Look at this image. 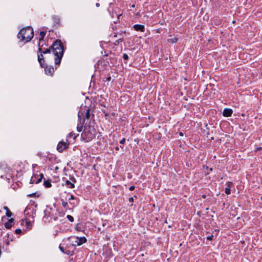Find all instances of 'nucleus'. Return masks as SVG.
Instances as JSON below:
<instances>
[{
  "label": "nucleus",
  "instance_id": "obj_1",
  "mask_svg": "<svg viewBox=\"0 0 262 262\" xmlns=\"http://www.w3.org/2000/svg\"><path fill=\"white\" fill-rule=\"evenodd\" d=\"M64 47L60 39L56 40L52 45L48 49L42 48V49H38V52H41L42 54L50 53L53 52L55 55V64L59 65L60 63L61 59L64 53Z\"/></svg>",
  "mask_w": 262,
  "mask_h": 262
},
{
  "label": "nucleus",
  "instance_id": "obj_32",
  "mask_svg": "<svg viewBox=\"0 0 262 262\" xmlns=\"http://www.w3.org/2000/svg\"><path fill=\"white\" fill-rule=\"evenodd\" d=\"M72 242H74L75 243L74 244H73V243L72 244V245L73 246H79L81 245H79L78 244V242L76 239H75L74 242L73 241Z\"/></svg>",
  "mask_w": 262,
  "mask_h": 262
},
{
  "label": "nucleus",
  "instance_id": "obj_20",
  "mask_svg": "<svg viewBox=\"0 0 262 262\" xmlns=\"http://www.w3.org/2000/svg\"><path fill=\"white\" fill-rule=\"evenodd\" d=\"M43 185L46 188H50L51 187L52 185L51 183V181L50 180L45 181L43 183Z\"/></svg>",
  "mask_w": 262,
  "mask_h": 262
},
{
  "label": "nucleus",
  "instance_id": "obj_25",
  "mask_svg": "<svg viewBox=\"0 0 262 262\" xmlns=\"http://www.w3.org/2000/svg\"><path fill=\"white\" fill-rule=\"evenodd\" d=\"M68 138H73L74 139H75V138H76V136L75 135V133H74L73 132H71L68 135Z\"/></svg>",
  "mask_w": 262,
  "mask_h": 262
},
{
  "label": "nucleus",
  "instance_id": "obj_6",
  "mask_svg": "<svg viewBox=\"0 0 262 262\" xmlns=\"http://www.w3.org/2000/svg\"><path fill=\"white\" fill-rule=\"evenodd\" d=\"M41 68H43L45 69V73L48 75L52 76L53 75L54 72V68L52 66H48L46 64H45L44 67H41Z\"/></svg>",
  "mask_w": 262,
  "mask_h": 262
},
{
  "label": "nucleus",
  "instance_id": "obj_46",
  "mask_svg": "<svg viewBox=\"0 0 262 262\" xmlns=\"http://www.w3.org/2000/svg\"><path fill=\"white\" fill-rule=\"evenodd\" d=\"M116 150H119V147L118 146L116 147L115 148Z\"/></svg>",
  "mask_w": 262,
  "mask_h": 262
},
{
  "label": "nucleus",
  "instance_id": "obj_12",
  "mask_svg": "<svg viewBox=\"0 0 262 262\" xmlns=\"http://www.w3.org/2000/svg\"><path fill=\"white\" fill-rule=\"evenodd\" d=\"M73 238L74 239L77 240V241L78 242L79 245H82V244L86 243L87 241V240L85 237H79L77 236V237H73Z\"/></svg>",
  "mask_w": 262,
  "mask_h": 262
},
{
  "label": "nucleus",
  "instance_id": "obj_29",
  "mask_svg": "<svg viewBox=\"0 0 262 262\" xmlns=\"http://www.w3.org/2000/svg\"><path fill=\"white\" fill-rule=\"evenodd\" d=\"M42 42V41H40L39 40H38V49H42L43 45H41Z\"/></svg>",
  "mask_w": 262,
  "mask_h": 262
},
{
  "label": "nucleus",
  "instance_id": "obj_35",
  "mask_svg": "<svg viewBox=\"0 0 262 262\" xmlns=\"http://www.w3.org/2000/svg\"><path fill=\"white\" fill-rule=\"evenodd\" d=\"M75 198L74 197V196L72 194H71L70 195V197L69 198V201H71V200H75Z\"/></svg>",
  "mask_w": 262,
  "mask_h": 262
},
{
  "label": "nucleus",
  "instance_id": "obj_28",
  "mask_svg": "<svg viewBox=\"0 0 262 262\" xmlns=\"http://www.w3.org/2000/svg\"><path fill=\"white\" fill-rule=\"evenodd\" d=\"M70 181L72 182L75 184L76 182V180L75 178L74 177H70Z\"/></svg>",
  "mask_w": 262,
  "mask_h": 262
},
{
  "label": "nucleus",
  "instance_id": "obj_17",
  "mask_svg": "<svg viewBox=\"0 0 262 262\" xmlns=\"http://www.w3.org/2000/svg\"><path fill=\"white\" fill-rule=\"evenodd\" d=\"M4 209L6 211V214L8 217H11L12 215V213L11 212L7 206H4Z\"/></svg>",
  "mask_w": 262,
  "mask_h": 262
},
{
  "label": "nucleus",
  "instance_id": "obj_4",
  "mask_svg": "<svg viewBox=\"0 0 262 262\" xmlns=\"http://www.w3.org/2000/svg\"><path fill=\"white\" fill-rule=\"evenodd\" d=\"M43 178V174H40L39 175H38L37 174L33 175V176L32 177L31 180H30V183L31 184H38L40 183L42 179Z\"/></svg>",
  "mask_w": 262,
  "mask_h": 262
},
{
  "label": "nucleus",
  "instance_id": "obj_11",
  "mask_svg": "<svg viewBox=\"0 0 262 262\" xmlns=\"http://www.w3.org/2000/svg\"><path fill=\"white\" fill-rule=\"evenodd\" d=\"M60 250L64 254L67 255H72L73 253V251H71L67 248H64L63 247L61 246L60 245L59 247Z\"/></svg>",
  "mask_w": 262,
  "mask_h": 262
},
{
  "label": "nucleus",
  "instance_id": "obj_44",
  "mask_svg": "<svg viewBox=\"0 0 262 262\" xmlns=\"http://www.w3.org/2000/svg\"><path fill=\"white\" fill-rule=\"evenodd\" d=\"M111 77H108L107 78V80H108V81H110V80H111Z\"/></svg>",
  "mask_w": 262,
  "mask_h": 262
},
{
  "label": "nucleus",
  "instance_id": "obj_15",
  "mask_svg": "<svg viewBox=\"0 0 262 262\" xmlns=\"http://www.w3.org/2000/svg\"><path fill=\"white\" fill-rule=\"evenodd\" d=\"M65 184L66 186H67L70 188H74L75 187V185L73 183H72L70 180H66L65 182Z\"/></svg>",
  "mask_w": 262,
  "mask_h": 262
},
{
  "label": "nucleus",
  "instance_id": "obj_9",
  "mask_svg": "<svg viewBox=\"0 0 262 262\" xmlns=\"http://www.w3.org/2000/svg\"><path fill=\"white\" fill-rule=\"evenodd\" d=\"M133 28L137 31L144 32L145 27L144 25L136 24L133 26Z\"/></svg>",
  "mask_w": 262,
  "mask_h": 262
},
{
  "label": "nucleus",
  "instance_id": "obj_13",
  "mask_svg": "<svg viewBox=\"0 0 262 262\" xmlns=\"http://www.w3.org/2000/svg\"><path fill=\"white\" fill-rule=\"evenodd\" d=\"M52 19L53 20L55 26L59 25L60 21V18L58 16L53 15L52 16Z\"/></svg>",
  "mask_w": 262,
  "mask_h": 262
},
{
  "label": "nucleus",
  "instance_id": "obj_50",
  "mask_svg": "<svg viewBox=\"0 0 262 262\" xmlns=\"http://www.w3.org/2000/svg\"><path fill=\"white\" fill-rule=\"evenodd\" d=\"M261 149V148L260 147V148H257V150H259V149Z\"/></svg>",
  "mask_w": 262,
  "mask_h": 262
},
{
  "label": "nucleus",
  "instance_id": "obj_22",
  "mask_svg": "<svg viewBox=\"0 0 262 262\" xmlns=\"http://www.w3.org/2000/svg\"><path fill=\"white\" fill-rule=\"evenodd\" d=\"M178 40V38L177 37H174L173 38H170L168 40L169 42H171L172 43H176Z\"/></svg>",
  "mask_w": 262,
  "mask_h": 262
},
{
  "label": "nucleus",
  "instance_id": "obj_42",
  "mask_svg": "<svg viewBox=\"0 0 262 262\" xmlns=\"http://www.w3.org/2000/svg\"><path fill=\"white\" fill-rule=\"evenodd\" d=\"M70 204L71 205H73V206H74L75 205H76L77 204V203H75V202H71Z\"/></svg>",
  "mask_w": 262,
  "mask_h": 262
},
{
  "label": "nucleus",
  "instance_id": "obj_43",
  "mask_svg": "<svg viewBox=\"0 0 262 262\" xmlns=\"http://www.w3.org/2000/svg\"><path fill=\"white\" fill-rule=\"evenodd\" d=\"M179 135L181 136H183V133L182 132H180L179 133Z\"/></svg>",
  "mask_w": 262,
  "mask_h": 262
},
{
  "label": "nucleus",
  "instance_id": "obj_3",
  "mask_svg": "<svg viewBox=\"0 0 262 262\" xmlns=\"http://www.w3.org/2000/svg\"><path fill=\"white\" fill-rule=\"evenodd\" d=\"M34 36L33 29L31 27H27L21 29L17 34V37L21 41L28 42Z\"/></svg>",
  "mask_w": 262,
  "mask_h": 262
},
{
  "label": "nucleus",
  "instance_id": "obj_48",
  "mask_svg": "<svg viewBox=\"0 0 262 262\" xmlns=\"http://www.w3.org/2000/svg\"><path fill=\"white\" fill-rule=\"evenodd\" d=\"M206 195H205V194L202 195V198H203L205 199V198H206Z\"/></svg>",
  "mask_w": 262,
  "mask_h": 262
},
{
  "label": "nucleus",
  "instance_id": "obj_10",
  "mask_svg": "<svg viewBox=\"0 0 262 262\" xmlns=\"http://www.w3.org/2000/svg\"><path fill=\"white\" fill-rule=\"evenodd\" d=\"M233 111L231 108H225L223 110V115L224 117H230L231 116Z\"/></svg>",
  "mask_w": 262,
  "mask_h": 262
},
{
  "label": "nucleus",
  "instance_id": "obj_23",
  "mask_svg": "<svg viewBox=\"0 0 262 262\" xmlns=\"http://www.w3.org/2000/svg\"><path fill=\"white\" fill-rule=\"evenodd\" d=\"M12 226V224L11 223H9V222H7L5 223V227L6 228L9 229H10Z\"/></svg>",
  "mask_w": 262,
  "mask_h": 262
},
{
  "label": "nucleus",
  "instance_id": "obj_2",
  "mask_svg": "<svg viewBox=\"0 0 262 262\" xmlns=\"http://www.w3.org/2000/svg\"><path fill=\"white\" fill-rule=\"evenodd\" d=\"M96 137V130L95 128L87 124L86 123L84 126L82 133L81 134V139L85 142H88L92 140Z\"/></svg>",
  "mask_w": 262,
  "mask_h": 262
},
{
  "label": "nucleus",
  "instance_id": "obj_49",
  "mask_svg": "<svg viewBox=\"0 0 262 262\" xmlns=\"http://www.w3.org/2000/svg\"><path fill=\"white\" fill-rule=\"evenodd\" d=\"M114 37H117V34H115L114 36Z\"/></svg>",
  "mask_w": 262,
  "mask_h": 262
},
{
  "label": "nucleus",
  "instance_id": "obj_8",
  "mask_svg": "<svg viewBox=\"0 0 262 262\" xmlns=\"http://www.w3.org/2000/svg\"><path fill=\"white\" fill-rule=\"evenodd\" d=\"M227 187L225 188V192L227 194H230L231 193L230 188L233 185V183L231 182L228 181L226 183Z\"/></svg>",
  "mask_w": 262,
  "mask_h": 262
},
{
  "label": "nucleus",
  "instance_id": "obj_47",
  "mask_svg": "<svg viewBox=\"0 0 262 262\" xmlns=\"http://www.w3.org/2000/svg\"><path fill=\"white\" fill-rule=\"evenodd\" d=\"M96 7H99L100 4L99 3H96Z\"/></svg>",
  "mask_w": 262,
  "mask_h": 262
},
{
  "label": "nucleus",
  "instance_id": "obj_34",
  "mask_svg": "<svg viewBox=\"0 0 262 262\" xmlns=\"http://www.w3.org/2000/svg\"><path fill=\"white\" fill-rule=\"evenodd\" d=\"M22 232V231L21 229H17L15 230V233L16 234H20Z\"/></svg>",
  "mask_w": 262,
  "mask_h": 262
},
{
  "label": "nucleus",
  "instance_id": "obj_45",
  "mask_svg": "<svg viewBox=\"0 0 262 262\" xmlns=\"http://www.w3.org/2000/svg\"><path fill=\"white\" fill-rule=\"evenodd\" d=\"M41 45H43V48H44V46H47V45L45 43H41Z\"/></svg>",
  "mask_w": 262,
  "mask_h": 262
},
{
  "label": "nucleus",
  "instance_id": "obj_41",
  "mask_svg": "<svg viewBox=\"0 0 262 262\" xmlns=\"http://www.w3.org/2000/svg\"><path fill=\"white\" fill-rule=\"evenodd\" d=\"M35 195V193H32V194H28V196H30V197H32V196H34Z\"/></svg>",
  "mask_w": 262,
  "mask_h": 262
},
{
  "label": "nucleus",
  "instance_id": "obj_26",
  "mask_svg": "<svg viewBox=\"0 0 262 262\" xmlns=\"http://www.w3.org/2000/svg\"><path fill=\"white\" fill-rule=\"evenodd\" d=\"M62 205L64 208L67 209L68 206V204L67 202L62 201Z\"/></svg>",
  "mask_w": 262,
  "mask_h": 262
},
{
  "label": "nucleus",
  "instance_id": "obj_36",
  "mask_svg": "<svg viewBox=\"0 0 262 262\" xmlns=\"http://www.w3.org/2000/svg\"><path fill=\"white\" fill-rule=\"evenodd\" d=\"M125 138H123V139H122L120 141L119 143H120V144H124V143H125Z\"/></svg>",
  "mask_w": 262,
  "mask_h": 262
},
{
  "label": "nucleus",
  "instance_id": "obj_30",
  "mask_svg": "<svg viewBox=\"0 0 262 262\" xmlns=\"http://www.w3.org/2000/svg\"><path fill=\"white\" fill-rule=\"evenodd\" d=\"M120 36L121 38H123V37L126 36V32L125 31L122 32L120 34Z\"/></svg>",
  "mask_w": 262,
  "mask_h": 262
},
{
  "label": "nucleus",
  "instance_id": "obj_24",
  "mask_svg": "<svg viewBox=\"0 0 262 262\" xmlns=\"http://www.w3.org/2000/svg\"><path fill=\"white\" fill-rule=\"evenodd\" d=\"M123 40L124 39L123 38H120L115 41L114 45L115 46H118L120 42H122Z\"/></svg>",
  "mask_w": 262,
  "mask_h": 262
},
{
  "label": "nucleus",
  "instance_id": "obj_27",
  "mask_svg": "<svg viewBox=\"0 0 262 262\" xmlns=\"http://www.w3.org/2000/svg\"><path fill=\"white\" fill-rule=\"evenodd\" d=\"M67 219L71 222H74V217L70 215H68L67 216Z\"/></svg>",
  "mask_w": 262,
  "mask_h": 262
},
{
  "label": "nucleus",
  "instance_id": "obj_18",
  "mask_svg": "<svg viewBox=\"0 0 262 262\" xmlns=\"http://www.w3.org/2000/svg\"><path fill=\"white\" fill-rule=\"evenodd\" d=\"M46 32L45 31H41L40 32L39 35L40 37L39 38V40L40 41H43L45 36H46Z\"/></svg>",
  "mask_w": 262,
  "mask_h": 262
},
{
  "label": "nucleus",
  "instance_id": "obj_38",
  "mask_svg": "<svg viewBox=\"0 0 262 262\" xmlns=\"http://www.w3.org/2000/svg\"><path fill=\"white\" fill-rule=\"evenodd\" d=\"M135 187L134 186H131L129 187V190L130 191H133L135 189Z\"/></svg>",
  "mask_w": 262,
  "mask_h": 262
},
{
  "label": "nucleus",
  "instance_id": "obj_19",
  "mask_svg": "<svg viewBox=\"0 0 262 262\" xmlns=\"http://www.w3.org/2000/svg\"><path fill=\"white\" fill-rule=\"evenodd\" d=\"M91 117V114H90V109L88 108L86 110V112L85 116V118L84 119L83 122H84L85 121V119H89Z\"/></svg>",
  "mask_w": 262,
  "mask_h": 262
},
{
  "label": "nucleus",
  "instance_id": "obj_14",
  "mask_svg": "<svg viewBox=\"0 0 262 262\" xmlns=\"http://www.w3.org/2000/svg\"><path fill=\"white\" fill-rule=\"evenodd\" d=\"M0 169L2 170L6 171L8 169L7 164L5 162H1L0 163Z\"/></svg>",
  "mask_w": 262,
  "mask_h": 262
},
{
  "label": "nucleus",
  "instance_id": "obj_5",
  "mask_svg": "<svg viewBox=\"0 0 262 262\" xmlns=\"http://www.w3.org/2000/svg\"><path fill=\"white\" fill-rule=\"evenodd\" d=\"M69 144V143H67L64 141H60L57 146V149L59 152H62L68 147Z\"/></svg>",
  "mask_w": 262,
  "mask_h": 262
},
{
  "label": "nucleus",
  "instance_id": "obj_40",
  "mask_svg": "<svg viewBox=\"0 0 262 262\" xmlns=\"http://www.w3.org/2000/svg\"><path fill=\"white\" fill-rule=\"evenodd\" d=\"M8 222L12 224L14 222V219L11 218V219H9Z\"/></svg>",
  "mask_w": 262,
  "mask_h": 262
},
{
  "label": "nucleus",
  "instance_id": "obj_31",
  "mask_svg": "<svg viewBox=\"0 0 262 262\" xmlns=\"http://www.w3.org/2000/svg\"><path fill=\"white\" fill-rule=\"evenodd\" d=\"M120 36L121 38H123V37L126 36V32L125 31L122 32L120 34Z\"/></svg>",
  "mask_w": 262,
  "mask_h": 262
},
{
  "label": "nucleus",
  "instance_id": "obj_21",
  "mask_svg": "<svg viewBox=\"0 0 262 262\" xmlns=\"http://www.w3.org/2000/svg\"><path fill=\"white\" fill-rule=\"evenodd\" d=\"M84 122L82 123L83 124ZM83 128V124H81V122L80 121V123L78 124L77 126V130L78 132H81Z\"/></svg>",
  "mask_w": 262,
  "mask_h": 262
},
{
  "label": "nucleus",
  "instance_id": "obj_33",
  "mask_svg": "<svg viewBox=\"0 0 262 262\" xmlns=\"http://www.w3.org/2000/svg\"><path fill=\"white\" fill-rule=\"evenodd\" d=\"M123 58L124 60H127L128 59V56L126 54H123Z\"/></svg>",
  "mask_w": 262,
  "mask_h": 262
},
{
  "label": "nucleus",
  "instance_id": "obj_7",
  "mask_svg": "<svg viewBox=\"0 0 262 262\" xmlns=\"http://www.w3.org/2000/svg\"><path fill=\"white\" fill-rule=\"evenodd\" d=\"M37 53L38 61L39 63L40 67H44L46 63L45 58L43 55V54H42L41 52L38 53V51L37 52Z\"/></svg>",
  "mask_w": 262,
  "mask_h": 262
},
{
  "label": "nucleus",
  "instance_id": "obj_39",
  "mask_svg": "<svg viewBox=\"0 0 262 262\" xmlns=\"http://www.w3.org/2000/svg\"><path fill=\"white\" fill-rule=\"evenodd\" d=\"M128 201L129 202H133L134 201V198L130 197L129 198Z\"/></svg>",
  "mask_w": 262,
  "mask_h": 262
},
{
  "label": "nucleus",
  "instance_id": "obj_16",
  "mask_svg": "<svg viewBox=\"0 0 262 262\" xmlns=\"http://www.w3.org/2000/svg\"><path fill=\"white\" fill-rule=\"evenodd\" d=\"M51 210V208L47 207L44 211V217L46 218H48L50 215V210Z\"/></svg>",
  "mask_w": 262,
  "mask_h": 262
},
{
  "label": "nucleus",
  "instance_id": "obj_37",
  "mask_svg": "<svg viewBox=\"0 0 262 262\" xmlns=\"http://www.w3.org/2000/svg\"><path fill=\"white\" fill-rule=\"evenodd\" d=\"M213 235H210L207 236L206 237V238H207V240L211 241V240H212V239L213 238Z\"/></svg>",
  "mask_w": 262,
  "mask_h": 262
}]
</instances>
